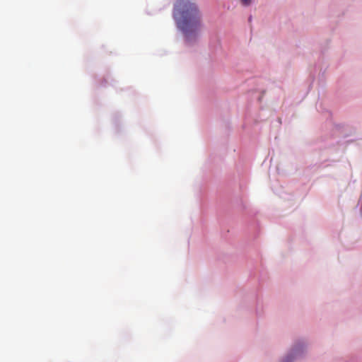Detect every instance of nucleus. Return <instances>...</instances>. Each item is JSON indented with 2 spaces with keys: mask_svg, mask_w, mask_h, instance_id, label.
Returning a JSON list of instances; mask_svg holds the SVG:
<instances>
[{
  "mask_svg": "<svg viewBox=\"0 0 362 362\" xmlns=\"http://www.w3.org/2000/svg\"><path fill=\"white\" fill-rule=\"evenodd\" d=\"M173 17L177 27L184 33L187 40L195 35L201 27L199 11L196 4L189 0L177 1Z\"/></svg>",
  "mask_w": 362,
  "mask_h": 362,
  "instance_id": "obj_1",
  "label": "nucleus"
},
{
  "mask_svg": "<svg viewBox=\"0 0 362 362\" xmlns=\"http://www.w3.org/2000/svg\"><path fill=\"white\" fill-rule=\"evenodd\" d=\"M240 1L243 5L249 6L251 4L252 0H240Z\"/></svg>",
  "mask_w": 362,
  "mask_h": 362,
  "instance_id": "obj_2",
  "label": "nucleus"
},
{
  "mask_svg": "<svg viewBox=\"0 0 362 362\" xmlns=\"http://www.w3.org/2000/svg\"><path fill=\"white\" fill-rule=\"evenodd\" d=\"M289 358H288L285 361H283V362H287V361L288 360Z\"/></svg>",
  "mask_w": 362,
  "mask_h": 362,
  "instance_id": "obj_3",
  "label": "nucleus"
}]
</instances>
